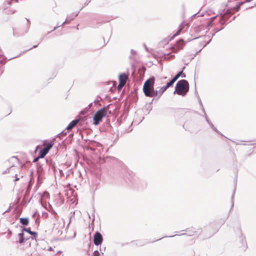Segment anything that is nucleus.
Segmentation results:
<instances>
[{
    "label": "nucleus",
    "instance_id": "6ab92c4d",
    "mask_svg": "<svg viewBox=\"0 0 256 256\" xmlns=\"http://www.w3.org/2000/svg\"><path fill=\"white\" fill-rule=\"evenodd\" d=\"M39 158H39V156L36 158H35L34 160H33V162H36L37 161H38V160H39Z\"/></svg>",
    "mask_w": 256,
    "mask_h": 256
},
{
    "label": "nucleus",
    "instance_id": "20e7f679",
    "mask_svg": "<svg viewBox=\"0 0 256 256\" xmlns=\"http://www.w3.org/2000/svg\"><path fill=\"white\" fill-rule=\"evenodd\" d=\"M108 111V107H104L97 111L93 118V124L96 126L98 125L102 118L106 116Z\"/></svg>",
    "mask_w": 256,
    "mask_h": 256
},
{
    "label": "nucleus",
    "instance_id": "2eb2a0df",
    "mask_svg": "<svg viewBox=\"0 0 256 256\" xmlns=\"http://www.w3.org/2000/svg\"><path fill=\"white\" fill-rule=\"evenodd\" d=\"M77 16V14H75L74 16V18H72L68 20V18H67L65 22H63L62 24H68L70 22L73 20L74 18V17H76V16Z\"/></svg>",
    "mask_w": 256,
    "mask_h": 256
},
{
    "label": "nucleus",
    "instance_id": "9d476101",
    "mask_svg": "<svg viewBox=\"0 0 256 256\" xmlns=\"http://www.w3.org/2000/svg\"><path fill=\"white\" fill-rule=\"evenodd\" d=\"M24 231H26L27 232H28V234H31L32 236L34 238V240L36 239L37 236H38L37 232H35L31 231L30 228H24L23 230H22V232H24Z\"/></svg>",
    "mask_w": 256,
    "mask_h": 256
},
{
    "label": "nucleus",
    "instance_id": "9b49d317",
    "mask_svg": "<svg viewBox=\"0 0 256 256\" xmlns=\"http://www.w3.org/2000/svg\"><path fill=\"white\" fill-rule=\"evenodd\" d=\"M79 121H80L79 119L72 120V122H70V124L67 126L66 129L68 130H70L72 129L74 126H75L78 124V123L79 122Z\"/></svg>",
    "mask_w": 256,
    "mask_h": 256
},
{
    "label": "nucleus",
    "instance_id": "1a4fd4ad",
    "mask_svg": "<svg viewBox=\"0 0 256 256\" xmlns=\"http://www.w3.org/2000/svg\"><path fill=\"white\" fill-rule=\"evenodd\" d=\"M103 238L102 234L99 232H96L94 235V244L98 246L102 242Z\"/></svg>",
    "mask_w": 256,
    "mask_h": 256
},
{
    "label": "nucleus",
    "instance_id": "6e6552de",
    "mask_svg": "<svg viewBox=\"0 0 256 256\" xmlns=\"http://www.w3.org/2000/svg\"><path fill=\"white\" fill-rule=\"evenodd\" d=\"M8 172L14 173V176H12V178H14V182H16L20 179V178L18 177V176H20V168L18 167L14 166H11L8 170Z\"/></svg>",
    "mask_w": 256,
    "mask_h": 256
},
{
    "label": "nucleus",
    "instance_id": "f03ea898",
    "mask_svg": "<svg viewBox=\"0 0 256 256\" xmlns=\"http://www.w3.org/2000/svg\"><path fill=\"white\" fill-rule=\"evenodd\" d=\"M17 242L20 244L24 250H28L31 247V242L34 240L32 236L26 237L23 232L18 234Z\"/></svg>",
    "mask_w": 256,
    "mask_h": 256
},
{
    "label": "nucleus",
    "instance_id": "39448f33",
    "mask_svg": "<svg viewBox=\"0 0 256 256\" xmlns=\"http://www.w3.org/2000/svg\"><path fill=\"white\" fill-rule=\"evenodd\" d=\"M54 144V141H51L50 142H47L46 141H44L43 144V146H44V148L39 152V158H44L48 153Z\"/></svg>",
    "mask_w": 256,
    "mask_h": 256
},
{
    "label": "nucleus",
    "instance_id": "0eeeda50",
    "mask_svg": "<svg viewBox=\"0 0 256 256\" xmlns=\"http://www.w3.org/2000/svg\"><path fill=\"white\" fill-rule=\"evenodd\" d=\"M185 45V42L183 40H178L174 46L171 48V50L173 52H177L183 48Z\"/></svg>",
    "mask_w": 256,
    "mask_h": 256
},
{
    "label": "nucleus",
    "instance_id": "dca6fc26",
    "mask_svg": "<svg viewBox=\"0 0 256 256\" xmlns=\"http://www.w3.org/2000/svg\"><path fill=\"white\" fill-rule=\"evenodd\" d=\"M180 76V74H176L172 79L174 82H175Z\"/></svg>",
    "mask_w": 256,
    "mask_h": 256
},
{
    "label": "nucleus",
    "instance_id": "412c9836",
    "mask_svg": "<svg viewBox=\"0 0 256 256\" xmlns=\"http://www.w3.org/2000/svg\"><path fill=\"white\" fill-rule=\"evenodd\" d=\"M3 59V56L0 54V60L1 61Z\"/></svg>",
    "mask_w": 256,
    "mask_h": 256
},
{
    "label": "nucleus",
    "instance_id": "5701e85b",
    "mask_svg": "<svg viewBox=\"0 0 256 256\" xmlns=\"http://www.w3.org/2000/svg\"><path fill=\"white\" fill-rule=\"evenodd\" d=\"M251 0H246V2H250Z\"/></svg>",
    "mask_w": 256,
    "mask_h": 256
},
{
    "label": "nucleus",
    "instance_id": "b1692460",
    "mask_svg": "<svg viewBox=\"0 0 256 256\" xmlns=\"http://www.w3.org/2000/svg\"><path fill=\"white\" fill-rule=\"evenodd\" d=\"M36 46H34V48H36Z\"/></svg>",
    "mask_w": 256,
    "mask_h": 256
},
{
    "label": "nucleus",
    "instance_id": "4468645a",
    "mask_svg": "<svg viewBox=\"0 0 256 256\" xmlns=\"http://www.w3.org/2000/svg\"><path fill=\"white\" fill-rule=\"evenodd\" d=\"M174 82V81L172 80L166 84V86H165V87L166 89H168L169 87L172 86Z\"/></svg>",
    "mask_w": 256,
    "mask_h": 256
},
{
    "label": "nucleus",
    "instance_id": "423d86ee",
    "mask_svg": "<svg viewBox=\"0 0 256 256\" xmlns=\"http://www.w3.org/2000/svg\"><path fill=\"white\" fill-rule=\"evenodd\" d=\"M128 78V74L122 73L118 76L119 84L118 86V90L120 92L124 86L126 84V82Z\"/></svg>",
    "mask_w": 256,
    "mask_h": 256
},
{
    "label": "nucleus",
    "instance_id": "a211bd4d",
    "mask_svg": "<svg viewBox=\"0 0 256 256\" xmlns=\"http://www.w3.org/2000/svg\"><path fill=\"white\" fill-rule=\"evenodd\" d=\"M178 74H180V76H181L182 78H185L186 77V74H184L183 72V70H182L181 72H179Z\"/></svg>",
    "mask_w": 256,
    "mask_h": 256
},
{
    "label": "nucleus",
    "instance_id": "ddd939ff",
    "mask_svg": "<svg viewBox=\"0 0 256 256\" xmlns=\"http://www.w3.org/2000/svg\"><path fill=\"white\" fill-rule=\"evenodd\" d=\"M166 90L167 89L166 88L165 86L160 88L159 90L158 91V96H161Z\"/></svg>",
    "mask_w": 256,
    "mask_h": 256
},
{
    "label": "nucleus",
    "instance_id": "f8f14e48",
    "mask_svg": "<svg viewBox=\"0 0 256 256\" xmlns=\"http://www.w3.org/2000/svg\"><path fill=\"white\" fill-rule=\"evenodd\" d=\"M20 222L24 226H27L29 223V220L28 218H20Z\"/></svg>",
    "mask_w": 256,
    "mask_h": 256
},
{
    "label": "nucleus",
    "instance_id": "f3484780",
    "mask_svg": "<svg viewBox=\"0 0 256 256\" xmlns=\"http://www.w3.org/2000/svg\"><path fill=\"white\" fill-rule=\"evenodd\" d=\"M94 256H100V253L98 250H95L93 253Z\"/></svg>",
    "mask_w": 256,
    "mask_h": 256
},
{
    "label": "nucleus",
    "instance_id": "4be33fe9",
    "mask_svg": "<svg viewBox=\"0 0 256 256\" xmlns=\"http://www.w3.org/2000/svg\"><path fill=\"white\" fill-rule=\"evenodd\" d=\"M80 114H85V112L84 111H82Z\"/></svg>",
    "mask_w": 256,
    "mask_h": 256
},
{
    "label": "nucleus",
    "instance_id": "aec40b11",
    "mask_svg": "<svg viewBox=\"0 0 256 256\" xmlns=\"http://www.w3.org/2000/svg\"><path fill=\"white\" fill-rule=\"evenodd\" d=\"M182 29V28H180V29L178 30V32H176V33L174 35V36H176L178 35V34H179V33L181 31Z\"/></svg>",
    "mask_w": 256,
    "mask_h": 256
},
{
    "label": "nucleus",
    "instance_id": "f257e3e1",
    "mask_svg": "<svg viewBox=\"0 0 256 256\" xmlns=\"http://www.w3.org/2000/svg\"><path fill=\"white\" fill-rule=\"evenodd\" d=\"M155 78L152 76L147 80L143 86V91L146 96L148 97H155L158 96V91L154 90Z\"/></svg>",
    "mask_w": 256,
    "mask_h": 256
},
{
    "label": "nucleus",
    "instance_id": "7ed1b4c3",
    "mask_svg": "<svg viewBox=\"0 0 256 256\" xmlns=\"http://www.w3.org/2000/svg\"><path fill=\"white\" fill-rule=\"evenodd\" d=\"M189 90V84L187 80H179L176 86V91L177 94L184 96Z\"/></svg>",
    "mask_w": 256,
    "mask_h": 256
}]
</instances>
